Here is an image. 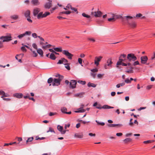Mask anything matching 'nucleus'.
Instances as JSON below:
<instances>
[{
	"label": "nucleus",
	"mask_w": 155,
	"mask_h": 155,
	"mask_svg": "<svg viewBox=\"0 0 155 155\" xmlns=\"http://www.w3.org/2000/svg\"><path fill=\"white\" fill-rule=\"evenodd\" d=\"M31 31H26L25 32L24 34L25 35V36L26 35H30L31 34Z\"/></svg>",
	"instance_id": "f704fd0d"
},
{
	"label": "nucleus",
	"mask_w": 155,
	"mask_h": 155,
	"mask_svg": "<svg viewBox=\"0 0 155 155\" xmlns=\"http://www.w3.org/2000/svg\"><path fill=\"white\" fill-rule=\"evenodd\" d=\"M140 64L139 63L138 61H135L132 64V65H133L134 66H135V65H139Z\"/></svg>",
	"instance_id": "a18cd8bd"
},
{
	"label": "nucleus",
	"mask_w": 155,
	"mask_h": 155,
	"mask_svg": "<svg viewBox=\"0 0 155 155\" xmlns=\"http://www.w3.org/2000/svg\"><path fill=\"white\" fill-rule=\"evenodd\" d=\"M49 2L46 3L44 7L45 8L49 9L51 6V2L52 1L50 0H48Z\"/></svg>",
	"instance_id": "4468645a"
},
{
	"label": "nucleus",
	"mask_w": 155,
	"mask_h": 155,
	"mask_svg": "<svg viewBox=\"0 0 155 155\" xmlns=\"http://www.w3.org/2000/svg\"><path fill=\"white\" fill-rule=\"evenodd\" d=\"M132 140L130 138H127L124 139L123 141L124 143H127L128 142L131 141Z\"/></svg>",
	"instance_id": "c85d7f7f"
},
{
	"label": "nucleus",
	"mask_w": 155,
	"mask_h": 155,
	"mask_svg": "<svg viewBox=\"0 0 155 155\" xmlns=\"http://www.w3.org/2000/svg\"><path fill=\"white\" fill-rule=\"evenodd\" d=\"M62 63L64 62V63H67L68 62V61L64 58H62Z\"/></svg>",
	"instance_id": "09e8293b"
},
{
	"label": "nucleus",
	"mask_w": 155,
	"mask_h": 155,
	"mask_svg": "<svg viewBox=\"0 0 155 155\" xmlns=\"http://www.w3.org/2000/svg\"><path fill=\"white\" fill-rule=\"evenodd\" d=\"M155 58V52L154 53L153 56L151 58L150 60H153Z\"/></svg>",
	"instance_id": "338daca9"
},
{
	"label": "nucleus",
	"mask_w": 155,
	"mask_h": 155,
	"mask_svg": "<svg viewBox=\"0 0 155 155\" xmlns=\"http://www.w3.org/2000/svg\"><path fill=\"white\" fill-rule=\"evenodd\" d=\"M5 94V92L2 90H0V95H2V96H1L2 98L4 97V96L3 95Z\"/></svg>",
	"instance_id": "c03bdc74"
},
{
	"label": "nucleus",
	"mask_w": 155,
	"mask_h": 155,
	"mask_svg": "<svg viewBox=\"0 0 155 155\" xmlns=\"http://www.w3.org/2000/svg\"><path fill=\"white\" fill-rule=\"evenodd\" d=\"M37 52L41 55V57H43V51L41 49V48L38 49L37 50Z\"/></svg>",
	"instance_id": "4be33fe9"
},
{
	"label": "nucleus",
	"mask_w": 155,
	"mask_h": 155,
	"mask_svg": "<svg viewBox=\"0 0 155 155\" xmlns=\"http://www.w3.org/2000/svg\"><path fill=\"white\" fill-rule=\"evenodd\" d=\"M72 7L71 5L70 4H68L66 6V8H70L71 9Z\"/></svg>",
	"instance_id": "774afa93"
},
{
	"label": "nucleus",
	"mask_w": 155,
	"mask_h": 155,
	"mask_svg": "<svg viewBox=\"0 0 155 155\" xmlns=\"http://www.w3.org/2000/svg\"><path fill=\"white\" fill-rule=\"evenodd\" d=\"M53 48L55 51L57 52H62L63 51L62 49L61 48Z\"/></svg>",
	"instance_id": "7c9ffc66"
},
{
	"label": "nucleus",
	"mask_w": 155,
	"mask_h": 155,
	"mask_svg": "<svg viewBox=\"0 0 155 155\" xmlns=\"http://www.w3.org/2000/svg\"><path fill=\"white\" fill-rule=\"evenodd\" d=\"M61 110L63 113L65 114V113L67 112V109L65 107H63L61 108Z\"/></svg>",
	"instance_id": "2f4dec72"
},
{
	"label": "nucleus",
	"mask_w": 155,
	"mask_h": 155,
	"mask_svg": "<svg viewBox=\"0 0 155 155\" xmlns=\"http://www.w3.org/2000/svg\"><path fill=\"white\" fill-rule=\"evenodd\" d=\"M125 82L127 84L130 83H131L130 80L128 78L126 79L125 80Z\"/></svg>",
	"instance_id": "3c124183"
},
{
	"label": "nucleus",
	"mask_w": 155,
	"mask_h": 155,
	"mask_svg": "<svg viewBox=\"0 0 155 155\" xmlns=\"http://www.w3.org/2000/svg\"><path fill=\"white\" fill-rule=\"evenodd\" d=\"M130 68L131 69V70H130L127 71H126L128 73H131V72H132V69H133V68L131 67H130Z\"/></svg>",
	"instance_id": "680f3d73"
},
{
	"label": "nucleus",
	"mask_w": 155,
	"mask_h": 155,
	"mask_svg": "<svg viewBox=\"0 0 155 155\" xmlns=\"http://www.w3.org/2000/svg\"><path fill=\"white\" fill-rule=\"evenodd\" d=\"M78 82L80 84H81L82 85H84L86 84V82L85 81H82L79 80L78 81Z\"/></svg>",
	"instance_id": "a19ab883"
},
{
	"label": "nucleus",
	"mask_w": 155,
	"mask_h": 155,
	"mask_svg": "<svg viewBox=\"0 0 155 155\" xmlns=\"http://www.w3.org/2000/svg\"><path fill=\"white\" fill-rule=\"evenodd\" d=\"M24 36H25V35L24 34V33H23L18 35L17 36V37L19 39H21Z\"/></svg>",
	"instance_id": "ea45409f"
},
{
	"label": "nucleus",
	"mask_w": 155,
	"mask_h": 155,
	"mask_svg": "<svg viewBox=\"0 0 155 155\" xmlns=\"http://www.w3.org/2000/svg\"><path fill=\"white\" fill-rule=\"evenodd\" d=\"M49 58L52 60H54L56 58L54 53H51L49 56Z\"/></svg>",
	"instance_id": "393cba45"
},
{
	"label": "nucleus",
	"mask_w": 155,
	"mask_h": 155,
	"mask_svg": "<svg viewBox=\"0 0 155 155\" xmlns=\"http://www.w3.org/2000/svg\"><path fill=\"white\" fill-rule=\"evenodd\" d=\"M10 18H11L13 19L14 20H16L19 19V17L17 15H11Z\"/></svg>",
	"instance_id": "f3484780"
},
{
	"label": "nucleus",
	"mask_w": 155,
	"mask_h": 155,
	"mask_svg": "<svg viewBox=\"0 0 155 155\" xmlns=\"http://www.w3.org/2000/svg\"><path fill=\"white\" fill-rule=\"evenodd\" d=\"M102 13L100 11H97L95 12H92L91 15H94L95 17H101Z\"/></svg>",
	"instance_id": "6e6552de"
},
{
	"label": "nucleus",
	"mask_w": 155,
	"mask_h": 155,
	"mask_svg": "<svg viewBox=\"0 0 155 155\" xmlns=\"http://www.w3.org/2000/svg\"><path fill=\"white\" fill-rule=\"evenodd\" d=\"M133 18V17L130 16L123 17L122 18L121 21L123 23H127L128 25L131 21H130V19H132Z\"/></svg>",
	"instance_id": "7ed1b4c3"
},
{
	"label": "nucleus",
	"mask_w": 155,
	"mask_h": 155,
	"mask_svg": "<svg viewBox=\"0 0 155 155\" xmlns=\"http://www.w3.org/2000/svg\"><path fill=\"white\" fill-rule=\"evenodd\" d=\"M104 74H98L97 75V77L99 78H101L103 75Z\"/></svg>",
	"instance_id": "e2e57ef3"
},
{
	"label": "nucleus",
	"mask_w": 155,
	"mask_h": 155,
	"mask_svg": "<svg viewBox=\"0 0 155 155\" xmlns=\"http://www.w3.org/2000/svg\"><path fill=\"white\" fill-rule=\"evenodd\" d=\"M82 15L83 17L87 18H90V15L86 14L84 13H83L82 14Z\"/></svg>",
	"instance_id": "4c0bfd02"
},
{
	"label": "nucleus",
	"mask_w": 155,
	"mask_h": 155,
	"mask_svg": "<svg viewBox=\"0 0 155 155\" xmlns=\"http://www.w3.org/2000/svg\"><path fill=\"white\" fill-rule=\"evenodd\" d=\"M121 65H122L123 66H127V65H128L129 66H132V64L130 63H129V62H128L127 64H126L124 63H121Z\"/></svg>",
	"instance_id": "c756f323"
},
{
	"label": "nucleus",
	"mask_w": 155,
	"mask_h": 155,
	"mask_svg": "<svg viewBox=\"0 0 155 155\" xmlns=\"http://www.w3.org/2000/svg\"><path fill=\"white\" fill-rule=\"evenodd\" d=\"M126 57V55L125 54H121L120 55L118 61L117 63V65H121V63L123 61V58H125Z\"/></svg>",
	"instance_id": "0eeeda50"
},
{
	"label": "nucleus",
	"mask_w": 155,
	"mask_h": 155,
	"mask_svg": "<svg viewBox=\"0 0 155 155\" xmlns=\"http://www.w3.org/2000/svg\"><path fill=\"white\" fill-rule=\"evenodd\" d=\"M83 136L82 133H76L74 134V137L77 138H82L83 137Z\"/></svg>",
	"instance_id": "2eb2a0df"
},
{
	"label": "nucleus",
	"mask_w": 155,
	"mask_h": 155,
	"mask_svg": "<svg viewBox=\"0 0 155 155\" xmlns=\"http://www.w3.org/2000/svg\"><path fill=\"white\" fill-rule=\"evenodd\" d=\"M89 135L90 136H94V137H95V134H93L92 133H89Z\"/></svg>",
	"instance_id": "69168bd1"
},
{
	"label": "nucleus",
	"mask_w": 155,
	"mask_h": 155,
	"mask_svg": "<svg viewBox=\"0 0 155 155\" xmlns=\"http://www.w3.org/2000/svg\"><path fill=\"white\" fill-rule=\"evenodd\" d=\"M77 81L75 80H71L70 82V88L74 89L75 88Z\"/></svg>",
	"instance_id": "1a4fd4ad"
},
{
	"label": "nucleus",
	"mask_w": 155,
	"mask_h": 155,
	"mask_svg": "<svg viewBox=\"0 0 155 155\" xmlns=\"http://www.w3.org/2000/svg\"><path fill=\"white\" fill-rule=\"evenodd\" d=\"M53 81V78H50L48 79V82L49 84H50Z\"/></svg>",
	"instance_id": "37998d69"
},
{
	"label": "nucleus",
	"mask_w": 155,
	"mask_h": 155,
	"mask_svg": "<svg viewBox=\"0 0 155 155\" xmlns=\"http://www.w3.org/2000/svg\"><path fill=\"white\" fill-rule=\"evenodd\" d=\"M84 105L83 104H81L80 105V108L78 109V110H78H75L74 112L75 113H83L86 111V110L83 109Z\"/></svg>",
	"instance_id": "f8f14e48"
},
{
	"label": "nucleus",
	"mask_w": 155,
	"mask_h": 155,
	"mask_svg": "<svg viewBox=\"0 0 155 155\" xmlns=\"http://www.w3.org/2000/svg\"><path fill=\"white\" fill-rule=\"evenodd\" d=\"M65 65H66L65 66V68L67 69L68 70H69L70 69V68L68 65V64H64Z\"/></svg>",
	"instance_id": "49530a36"
},
{
	"label": "nucleus",
	"mask_w": 155,
	"mask_h": 155,
	"mask_svg": "<svg viewBox=\"0 0 155 155\" xmlns=\"http://www.w3.org/2000/svg\"><path fill=\"white\" fill-rule=\"evenodd\" d=\"M50 14V13L49 12H45L43 14L42 12H40L37 15V18L38 19H40L41 18H45Z\"/></svg>",
	"instance_id": "39448f33"
},
{
	"label": "nucleus",
	"mask_w": 155,
	"mask_h": 155,
	"mask_svg": "<svg viewBox=\"0 0 155 155\" xmlns=\"http://www.w3.org/2000/svg\"><path fill=\"white\" fill-rule=\"evenodd\" d=\"M33 53L34 54V57H36L38 56V54L37 53L35 52V51H32Z\"/></svg>",
	"instance_id": "0e129e2a"
},
{
	"label": "nucleus",
	"mask_w": 155,
	"mask_h": 155,
	"mask_svg": "<svg viewBox=\"0 0 155 155\" xmlns=\"http://www.w3.org/2000/svg\"><path fill=\"white\" fill-rule=\"evenodd\" d=\"M128 25L131 28H134L136 27V25L134 21H131Z\"/></svg>",
	"instance_id": "a211bd4d"
},
{
	"label": "nucleus",
	"mask_w": 155,
	"mask_h": 155,
	"mask_svg": "<svg viewBox=\"0 0 155 155\" xmlns=\"http://www.w3.org/2000/svg\"><path fill=\"white\" fill-rule=\"evenodd\" d=\"M127 58L129 62H134L137 59V58L134 54L132 53H130L127 54Z\"/></svg>",
	"instance_id": "f03ea898"
},
{
	"label": "nucleus",
	"mask_w": 155,
	"mask_h": 155,
	"mask_svg": "<svg viewBox=\"0 0 155 155\" xmlns=\"http://www.w3.org/2000/svg\"><path fill=\"white\" fill-rule=\"evenodd\" d=\"M87 86L89 87H96V85L94 84L89 82L87 84Z\"/></svg>",
	"instance_id": "bb28decb"
},
{
	"label": "nucleus",
	"mask_w": 155,
	"mask_h": 155,
	"mask_svg": "<svg viewBox=\"0 0 155 155\" xmlns=\"http://www.w3.org/2000/svg\"><path fill=\"white\" fill-rule=\"evenodd\" d=\"M112 15V16H114V17L115 19H119V18H121V20H122V18L123 17L121 15H117L116 14H114L112 13H110Z\"/></svg>",
	"instance_id": "dca6fc26"
},
{
	"label": "nucleus",
	"mask_w": 155,
	"mask_h": 155,
	"mask_svg": "<svg viewBox=\"0 0 155 155\" xmlns=\"http://www.w3.org/2000/svg\"><path fill=\"white\" fill-rule=\"evenodd\" d=\"M32 3L34 5H36L39 4L38 0H32Z\"/></svg>",
	"instance_id": "cd10ccee"
},
{
	"label": "nucleus",
	"mask_w": 155,
	"mask_h": 155,
	"mask_svg": "<svg viewBox=\"0 0 155 155\" xmlns=\"http://www.w3.org/2000/svg\"><path fill=\"white\" fill-rule=\"evenodd\" d=\"M101 108L102 109H111V108H114V107H111L110 106H109L107 105H103V106L101 107Z\"/></svg>",
	"instance_id": "5701e85b"
},
{
	"label": "nucleus",
	"mask_w": 155,
	"mask_h": 155,
	"mask_svg": "<svg viewBox=\"0 0 155 155\" xmlns=\"http://www.w3.org/2000/svg\"><path fill=\"white\" fill-rule=\"evenodd\" d=\"M33 139L34 138L33 137L28 138L27 140L26 141V143H27L29 142H31L32 141Z\"/></svg>",
	"instance_id": "c9c22d12"
},
{
	"label": "nucleus",
	"mask_w": 155,
	"mask_h": 155,
	"mask_svg": "<svg viewBox=\"0 0 155 155\" xmlns=\"http://www.w3.org/2000/svg\"><path fill=\"white\" fill-rule=\"evenodd\" d=\"M58 77V78H54L53 80V82L52 83V85L54 86L55 85L58 86L60 84V82L63 79L64 77L63 76L58 74L56 76Z\"/></svg>",
	"instance_id": "f257e3e1"
},
{
	"label": "nucleus",
	"mask_w": 155,
	"mask_h": 155,
	"mask_svg": "<svg viewBox=\"0 0 155 155\" xmlns=\"http://www.w3.org/2000/svg\"><path fill=\"white\" fill-rule=\"evenodd\" d=\"M14 97L18 98L22 97L23 95L21 93H16L14 94Z\"/></svg>",
	"instance_id": "412c9836"
},
{
	"label": "nucleus",
	"mask_w": 155,
	"mask_h": 155,
	"mask_svg": "<svg viewBox=\"0 0 155 155\" xmlns=\"http://www.w3.org/2000/svg\"><path fill=\"white\" fill-rule=\"evenodd\" d=\"M82 60L81 58H78V62H79V63L80 64H81V65L82 66H83V65L81 64L82 63Z\"/></svg>",
	"instance_id": "8fccbe9b"
},
{
	"label": "nucleus",
	"mask_w": 155,
	"mask_h": 155,
	"mask_svg": "<svg viewBox=\"0 0 155 155\" xmlns=\"http://www.w3.org/2000/svg\"><path fill=\"white\" fill-rule=\"evenodd\" d=\"M95 122L98 124L101 125L102 126H103L105 125L104 123L103 122H100L97 120H96Z\"/></svg>",
	"instance_id": "e433bc0d"
},
{
	"label": "nucleus",
	"mask_w": 155,
	"mask_h": 155,
	"mask_svg": "<svg viewBox=\"0 0 155 155\" xmlns=\"http://www.w3.org/2000/svg\"><path fill=\"white\" fill-rule=\"evenodd\" d=\"M112 63V62L111 61V60L110 59H109L107 61V64L108 66L110 67H111V64Z\"/></svg>",
	"instance_id": "a878e982"
},
{
	"label": "nucleus",
	"mask_w": 155,
	"mask_h": 155,
	"mask_svg": "<svg viewBox=\"0 0 155 155\" xmlns=\"http://www.w3.org/2000/svg\"><path fill=\"white\" fill-rule=\"evenodd\" d=\"M132 120L133 119L132 118L130 119V122L129 123V125L131 126H133L134 124L132 122Z\"/></svg>",
	"instance_id": "de8ad7c7"
},
{
	"label": "nucleus",
	"mask_w": 155,
	"mask_h": 155,
	"mask_svg": "<svg viewBox=\"0 0 155 155\" xmlns=\"http://www.w3.org/2000/svg\"><path fill=\"white\" fill-rule=\"evenodd\" d=\"M84 94V93H82L79 94H75L76 97H83L82 95Z\"/></svg>",
	"instance_id": "473e14b6"
},
{
	"label": "nucleus",
	"mask_w": 155,
	"mask_h": 155,
	"mask_svg": "<svg viewBox=\"0 0 155 155\" xmlns=\"http://www.w3.org/2000/svg\"><path fill=\"white\" fill-rule=\"evenodd\" d=\"M40 11L39 8H35L33 11V15L34 16H36L38 14V13Z\"/></svg>",
	"instance_id": "aec40b11"
},
{
	"label": "nucleus",
	"mask_w": 155,
	"mask_h": 155,
	"mask_svg": "<svg viewBox=\"0 0 155 155\" xmlns=\"http://www.w3.org/2000/svg\"><path fill=\"white\" fill-rule=\"evenodd\" d=\"M142 14H141V13H139L136 14V17L139 18L142 17Z\"/></svg>",
	"instance_id": "5fc2aeb1"
},
{
	"label": "nucleus",
	"mask_w": 155,
	"mask_h": 155,
	"mask_svg": "<svg viewBox=\"0 0 155 155\" xmlns=\"http://www.w3.org/2000/svg\"><path fill=\"white\" fill-rule=\"evenodd\" d=\"M151 142L150 140H148L143 141V143L145 144L149 143H151Z\"/></svg>",
	"instance_id": "6e6d98bb"
},
{
	"label": "nucleus",
	"mask_w": 155,
	"mask_h": 155,
	"mask_svg": "<svg viewBox=\"0 0 155 155\" xmlns=\"http://www.w3.org/2000/svg\"><path fill=\"white\" fill-rule=\"evenodd\" d=\"M107 126L110 127H115L117 126L118 127H121L122 126V125L121 124H107Z\"/></svg>",
	"instance_id": "6ab92c4d"
},
{
	"label": "nucleus",
	"mask_w": 155,
	"mask_h": 155,
	"mask_svg": "<svg viewBox=\"0 0 155 155\" xmlns=\"http://www.w3.org/2000/svg\"><path fill=\"white\" fill-rule=\"evenodd\" d=\"M32 36L35 38H36L38 37L37 35V34L36 33H32Z\"/></svg>",
	"instance_id": "603ef678"
},
{
	"label": "nucleus",
	"mask_w": 155,
	"mask_h": 155,
	"mask_svg": "<svg viewBox=\"0 0 155 155\" xmlns=\"http://www.w3.org/2000/svg\"><path fill=\"white\" fill-rule=\"evenodd\" d=\"M98 70L97 69H93L91 70V71L93 72H96L98 71Z\"/></svg>",
	"instance_id": "4d7b16f0"
},
{
	"label": "nucleus",
	"mask_w": 155,
	"mask_h": 155,
	"mask_svg": "<svg viewBox=\"0 0 155 155\" xmlns=\"http://www.w3.org/2000/svg\"><path fill=\"white\" fill-rule=\"evenodd\" d=\"M49 132H53L54 133H55L54 129L51 127H49V130L47 131V133H48Z\"/></svg>",
	"instance_id": "72a5a7b5"
},
{
	"label": "nucleus",
	"mask_w": 155,
	"mask_h": 155,
	"mask_svg": "<svg viewBox=\"0 0 155 155\" xmlns=\"http://www.w3.org/2000/svg\"><path fill=\"white\" fill-rule=\"evenodd\" d=\"M12 37L10 35H8L2 36L0 37V40H2V42H8L12 40Z\"/></svg>",
	"instance_id": "20e7f679"
},
{
	"label": "nucleus",
	"mask_w": 155,
	"mask_h": 155,
	"mask_svg": "<svg viewBox=\"0 0 155 155\" xmlns=\"http://www.w3.org/2000/svg\"><path fill=\"white\" fill-rule=\"evenodd\" d=\"M32 47L35 49H37V45L35 43H33L32 44Z\"/></svg>",
	"instance_id": "bf43d9fd"
},
{
	"label": "nucleus",
	"mask_w": 155,
	"mask_h": 155,
	"mask_svg": "<svg viewBox=\"0 0 155 155\" xmlns=\"http://www.w3.org/2000/svg\"><path fill=\"white\" fill-rule=\"evenodd\" d=\"M102 58V57L101 56L95 57L94 64H96L97 66L99 64V62L101 61Z\"/></svg>",
	"instance_id": "9d476101"
},
{
	"label": "nucleus",
	"mask_w": 155,
	"mask_h": 155,
	"mask_svg": "<svg viewBox=\"0 0 155 155\" xmlns=\"http://www.w3.org/2000/svg\"><path fill=\"white\" fill-rule=\"evenodd\" d=\"M116 135L117 136L120 137L122 136L123 135V134L121 133H117L116 134Z\"/></svg>",
	"instance_id": "052dcab7"
},
{
	"label": "nucleus",
	"mask_w": 155,
	"mask_h": 155,
	"mask_svg": "<svg viewBox=\"0 0 155 155\" xmlns=\"http://www.w3.org/2000/svg\"><path fill=\"white\" fill-rule=\"evenodd\" d=\"M71 13V11H64L61 12V13L62 14H65L67 15H68L70 14Z\"/></svg>",
	"instance_id": "79ce46f5"
},
{
	"label": "nucleus",
	"mask_w": 155,
	"mask_h": 155,
	"mask_svg": "<svg viewBox=\"0 0 155 155\" xmlns=\"http://www.w3.org/2000/svg\"><path fill=\"white\" fill-rule=\"evenodd\" d=\"M45 139V138L44 137H38V136H36L35 137V140H44Z\"/></svg>",
	"instance_id": "58836bf2"
},
{
	"label": "nucleus",
	"mask_w": 155,
	"mask_h": 155,
	"mask_svg": "<svg viewBox=\"0 0 155 155\" xmlns=\"http://www.w3.org/2000/svg\"><path fill=\"white\" fill-rule=\"evenodd\" d=\"M30 12L29 10L26 11L24 13L25 16L26 18H30Z\"/></svg>",
	"instance_id": "b1692460"
},
{
	"label": "nucleus",
	"mask_w": 155,
	"mask_h": 155,
	"mask_svg": "<svg viewBox=\"0 0 155 155\" xmlns=\"http://www.w3.org/2000/svg\"><path fill=\"white\" fill-rule=\"evenodd\" d=\"M56 114L57 113H53L51 112L49 114V116H52L56 115Z\"/></svg>",
	"instance_id": "13d9d810"
},
{
	"label": "nucleus",
	"mask_w": 155,
	"mask_h": 155,
	"mask_svg": "<svg viewBox=\"0 0 155 155\" xmlns=\"http://www.w3.org/2000/svg\"><path fill=\"white\" fill-rule=\"evenodd\" d=\"M21 50L22 51H24L26 52L27 51L26 49L25 48V46H22V47H21Z\"/></svg>",
	"instance_id": "864d4df0"
},
{
	"label": "nucleus",
	"mask_w": 155,
	"mask_h": 155,
	"mask_svg": "<svg viewBox=\"0 0 155 155\" xmlns=\"http://www.w3.org/2000/svg\"><path fill=\"white\" fill-rule=\"evenodd\" d=\"M148 59L147 57L146 56H142L140 58V60L141 63L145 64Z\"/></svg>",
	"instance_id": "ddd939ff"
},
{
	"label": "nucleus",
	"mask_w": 155,
	"mask_h": 155,
	"mask_svg": "<svg viewBox=\"0 0 155 155\" xmlns=\"http://www.w3.org/2000/svg\"><path fill=\"white\" fill-rule=\"evenodd\" d=\"M62 53L63 54L66 55L68 59L70 60L72 59V57L73 56V55L69 53L68 51L65 50H63Z\"/></svg>",
	"instance_id": "423d86ee"
},
{
	"label": "nucleus",
	"mask_w": 155,
	"mask_h": 155,
	"mask_svg": "<svg viewBox=\"0 0 155 155\" xmlns=\"http://www.w3.org/2000/svg\"><path fill=\"white\" fill-rule=\"evenodd\" d=\"M57 129L58 130L61 132V134H64L66 131H68V130H63V127L62 126H61L59 125H58L57 126Z\"/></svg>",
	"instance_id": "9b49d317"
}]
</instances>
